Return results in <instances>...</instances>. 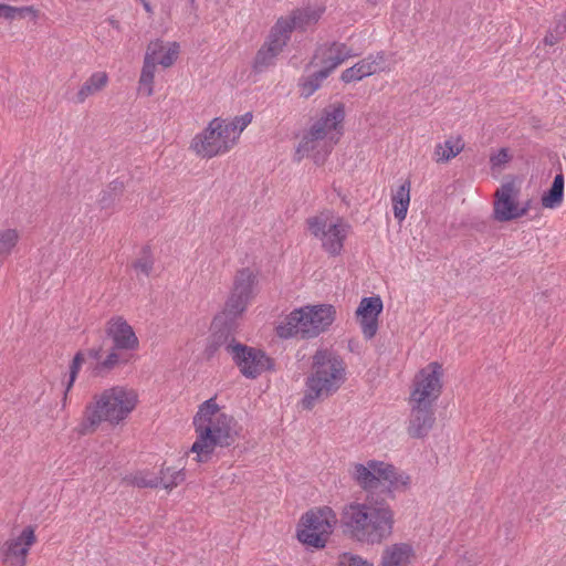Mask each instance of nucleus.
<instances>
[{
  "instance_id": "nucleus-3",
  "label": "nucleus",
  "mask_w": 566,
  "mask_h": 566,
  "mask_svg": "<svg viewBox=\"0 0 566 566\" xmlns=\"http://www.w3.org/2000/svg\"><path fill=\"white\" fill-rule=\"evenodd\" d=\"M138 405V394L127 386H114L93 396L85 407L83 420L77 427L82 436L95 432L101 423L112 426L126 420Z\"/></svg>"
},
{
  "instance_id": "nucleus-9",
  "label": "nucleus",
  "mask_w": 566,
  "mask_h": 566,
  "mask_svg": "<svg viewBox=\"0 0 566 566\" xmlns=\"http://www.w3.org/2000/svg\"><path fill=\"white\" fill-rule=\"evenodd\" d=\"M179 53L180 45L178 42H166L160 39L149 42L138 82V90L142 94L153 95L156 66L160 65L164 69L172 66L178 60Z\"/></svg>"
},
{
  "instance_id": "nucleus-33",
  "label": "nucleus",
  "mask_w": 566,
  "mask_h": 566,
  "mask_svg": "<svg viewBox=\"0 0 566 566\" xmlns=\"http://www.w3.org/2000/svg\"><path fill=\"white\" fill-rule=\"evenodd\" d=\"M280 52L273 50L270 45H268L265 42L261 46V49L258 51L253 67L258 72H262L266 67L273 65L275 63L276 57L279 56Z\"/></svg>"
},
{
  "instance_id": "nucleus-39",
  "label": "nucleus",
  "mask_w": 566,
  "mask_h": 566,
  "mask_svg": "<svg viewBox=\"0 0 566 566\" xmlns=\"http://www.w3.org/2000/svg\"><path fill=\"white\" fill-rule=\"evenodd\" d=\"M118 349L113 348V350L107 355V357L99 361L95 367V373L101 374L104 370H111L115 366H117L120 361V356L117 353Z\"/></svg>"
},
{
  "instance_id": "nucleus-2",
  "label": "nucleus",
  "mask_w": 566,
  "mask_h": 566,
  "mask_svg": "<svg viewBox=\"0 0 566 566\" xmlns=\"http://www.w3.org/2000/svg\"><path fill=\"white\" fill-rule=\"evenodd\" d=\"M340 522L344 532L352 538L376 544L391 534L394 512L385 502H353L344 506Z\"/></svg>"
},
{
  "instance_id": "nucleus-15",
  "label": "nucleus",
  "mask_w": 566,
  "mask_h": 566,
  "mask_svg": "<svg viewBox=\"0 0 566 566\" xmlns=\"http://www.w3.org/2000/svg\"><path fill=\"white\" fill-rule=\"evenodd\" d=\"M35 542L34 528L25 527L20 535L9 538L0 546L1 560L9 566H25L29 551Z\"/></svg>"
},
{
  "instance_id": "nucleus-36",
  "label": "nucleus",
  "mask_w": 566,
  "mask_h": 566,
  "mask_svg": "<svg viewBox=\"0 0 566 566\" xmlns=\"http://www.w3.org/2000/svg\"><path fill=\"white\" fill-rule=\"evenodd\" d=\"M28 13H34V9L32 7H13L3 3L0 11V18L12 21L15 19H22Z\"/></svg>"
},
{
  "instance_id": "nucleus-38",
  "label": "nucleus",
  "mask_w": 566,
  "mask_h": 566,
  "mask_svg": "<svg viewBox=\"0 0 566 566\" xmlns=\"http://www.w3.org/2000/svg\"><path fill=\"white\" fill-rule=\"evenodd\" d=\"M130 482L138 488H157L159 486L158 475L142 471L134 474Z\"/></svg>"
},
{
  "instance_id": "nucleus-4",
  "label": "nucleus",
  "mask_w": 566,
  "mask_h": 566,
  "mask_svg": "<svg viewBox=\"0 0 566 566\" xmlns=\"http://www.w3.org/2000/svg\"><path fill=\"white\" fill-rule=\"evenodd\" d=\"M345 108L342 103L327 106L322 116L305 132L296 148V159L312 158L321 165L343 135Z\"/></svg>"
},
{
  "instance_id": "nucleus-32",
  "label": "nucleus",
  "mask_w": 566,
  "mask_h": 566,
  "mask_svg": "<svg viewBox=\"0 0 566 566\" xmlns=\"http://www.w3.org/2000/svg\"><path fill=\"white\" fill-rule=\"evenodd\" d=\"M327 71L321 69L319 71L313 73L304 77L301 83V95L304 97H310L313 95L322 85L323 81L328 77Z\"/></svg>"
},
{
  "instance_id": "nucleus-43",
  "label": "nucleus",
  "mask_w": 566,
  "mask_h": 566,
  "mask_svg": "<svg viewBox=\"0 0 566 566\" xmlns=\"http://www.w3.org/2000/svg\"><path fill=\"white\" fill-rule=\"evenodd\" d=\"M530 203L531 201H526L525 203L521 205L520 203V209H524L525 210V216L527 214V212L530 211Z\"/></svg>"
},
{
  "instance_id": "nucleus-21",
  "label": "nucleus",
  "mask_w": 566,
  "mask_h": 566,
  "mask_svg": "<svg viewBox=\"0 0 566 566\" xmlns=\"http://www.w3.org/2000/svg\"><path fill=\"white\" fill-rule=\"evenodd\" d=\"M378 461L370 460L365 464L355 463L352 467V478L366 491H374L379 488Z\"/></svg>"
},
{
  "instance_id": "nucleus-7",
  "label": "nucleus",
  "mask_w": 566,
  "mask_h": 566,
  "mask_svg": "<svg viewBox=\"0 0 566 566\" xmlns=\"http://www.w3.org/2000/svg\"><path fill=\"white\" fill-rule=\"evenodd\" d=\"M336 311L332 305H307L292 311L276 327L281 338L308 339L317 337L334 322Z\"/></svg>"
},
{
  "instance_id": "nucleus-26",
  "label": "nucleus",
  "mask_w": 566,
  "mask_h": 566,
  "mask_svg": "<svg viewBox=\"0 0 566 566\" xmlns=\"http://www.w3.org/2000/svg\"><path fill=\"white\" fill-rule=\"evenodd\" d=\"M323 10L319 8H303L293 11L290 15L284 17L292 23L293 30H306L317 23L321 19Z\"/></svg>"
},
{
  "instance_id": "nucleus-25",
  "label": "nucleus",
  "mask_w": 566,
  "mask_h": 566,
  "mask_svg": "<svg viewBox=\"0 0 566 566\" xmlns=\"http://www.w3.org/2000/svg\"><path fill=\"white\" fill-rule=\"evenodd\" d=\"M291 25L292 23L284 17L279 18L275 24L271 28L265 43L273 50L281 53L284 46L287 44L291 33L293 32Z\"/></svg>"
},
{
  "instance_id": "nucleus-28",
  "label": "nucleus",
  "mask_w": 566,
  "mask_h": 566,
  "mask_svg": "<svg viewBox=\"0 0 566 566\" xmlns=\"http://www.w3.org/2000/svg\"><path fill=\"white\" fill-rule=\"evenodd\" d=\"M463 147L464 145L460 138H449L444 143L436 145L433 158L437 163H448L458 156Z\"/></svg>"
},
{
  "instance_id": "nucleus-17",
  "label": "nucleus",
  "mask_w": 566,
  "mask_h": 566,
  "mask_svg": "<svg viewBox=\"0 0 566 566\" xmlns=\"http://www.w3.org/2000/svg\"><path fill=\"white\" fill-rule=\"evenodd\" d=\"M382 301L379 296L364 297L357 310L356 318L365 338L371 339L378 331V316L382 311Z\"/></svg>"
},
{
  "instance_id": "nucleus-10",
  "label": "nucleus",
  "mask_w": 566,
  "mask_h": 566,
  "mask_svg": "<svg viewBox=\"0 0 566 566\" xmlns=\"http://www.w3.org/2000/svg\"><path fill=\"white\" fill-rule=\"evenodd\" d=\"M337 515L329 506L311 510L305 513L297 528L301 543L314 547H325L337 523Z\"/></svg>"
},
{
  "instance_id": "nucleus-18",
  "label": "nucleus",
  "mask_w": 566,
  "mask_h": 566,
  "mask_svg": "<svg viewBox=\"0 0 566 566\" xmlns=\"http://www.w3.org/2000/svg\"><path fill=\"white\" fill-rule=\"evenodd\" d=\"M357 55L358 53L347 44L334 42L319 48L315 59L319 60L322 69L331 74L338 65Z\"/></svg>"
},
{
  "instance_id": "nucleus-20",
  "label": "nucleus",
  "mask_w": 566,
  "mask_h": 566,
  "mask_svg": "<svg viewBox=\"0 0 566 566\" xmlns=\"http://www.w3.org/2000/svg\"><path fill=\"white\" fill-rule=\"evenodd\" d=\"M411 413L407 432L411 438H423L428 434L434 423L433 407L410 405Z\"/></svg>"
},
{
  "instance_id": "nucleus-34",
  "label": "nucleus",
  "mask_w": 566,
  "mask_h": 566,
  "mask_svg": "<svg viewBox=\"0 0 566 566\" xmlns=\"http://www.w3.org/2000/svg\"><path fill=\"white\" fill-rule=\"evenodd\" d=\"M85 361V354L83 352H78L73 360H72V364L70 366V376H69V380H67V384H66V387H65V391H64V395H63V398H62V407L64 408L66 406V402H67V395H69V391L71 390V388L73 387L74 385V381L77 377V374L83 365V363Z\"/></svg>"
},
{
  "instance_id": "nucleus-1",
  "label": "nucleus",
  "mask_w": 566,
  "mask_h": 566,
  "mask_svg": "<svg viewBox=\"0 0 566 566\" xmlns=\"http://www.w3.org/2000/svg\"><path fill=\"white\" fill-rule=\"evenodd\" d=\"M196 441L191 452L196 454L198 463L208 462L217 448H227L233 444L241 427L238 421L227 413L214 398L202 402L193 417Z\"/></svg>"
},
{
  "instance_id": "nucleus-14",
  "label": "nucleus",
  "mask_w": 566,
  "mask_h": 566,
  "mask_svg": "<svg viewBox=\"0 0 566 566\" xmlns=\"http://www.w3.org/2000/svg\"><path fill=\"white\" fill-rule=\"evenodd\" d=\"M226 348L232 355L240 371L248 378H255L271 368V359L262 350L240 344H229Z\"/></svg>"
},
{
  "instance_id": "nucleus-44",
  "label": "nucleus",
  "mask_w": 566,
  "mask_h": 566,
  "mask_svg": "<svg viewBox=\"0 0 566 566\" xmlns=\"http://www.w3.org/2000/svg\"><path fill=\"white\" fill-rule=\"evenodd\" d=\"M365 1H366V3H367V4L375 7V6H377V4H378V2H379L380 0H365Z\"/></svg>"
},
{
  "instance_id": "nucleus-6",
  "label": "nucleus",
  "mask_w": 566,
  "mask_h": 566,
  "mask_svg": "<svg viewBox=\"0 0 566 566\" xmlns=\"http://www.w3.org/2000/svg\"><path fill=\"white\" fill-rule=\"evenodd\" d=\"M252 118V113L235 116L231 120L216 117L192 138L190 149L201 158L223 155L237 145Z\"/></svg>"
},
{
  "instance_id": "nucleus-42",
  "label": "nucleus",
  "mask_w": 566,
  "mask_h": 566,
  "mask_svg": "<svg viewBox=\"0 0 566 566\" xmlns=\"http://www.w3.org/2000/svg\"><path fill=\"white\" fill-rule=\"evenodd\" d=\"M101 352L102 349L101 348H92L90 349L86 355L88 358L91 359H94V360H99L101 359Z\"/></svg>"
},
{
  "instance_id": "nucleus-37",
  "label": "nucleus",
  "mask_w": 566,
  "mask_h": 566,
  "mask_svg": "<svg viewBox=\"0 0 566 566\" xmlns=\"http://www.w3.org/2000/svg\"><path fill=\"white\" fill-rule=\"evenodd\" d=\"M154 266V259L148 248H144L140 252L139 258L134 262V269L138 272L148 276Z\"/></svg>"
},
{
  "instance_id": "nucleus-8",
  "label": "nucleus",
  "mask_w": 566,
  "mask_h": 566,
  "mask_svg": "<svg viewBox=\"0 0 566 566\" xmlns=\"http://www.w3.org/2000/svg\"><path fill=\"white\" fill-rule=\"evenodd\" d=\"M308 232L319 241L321 248L332 256L339 255L352 226L339 214L324 210L306 220Z\"/></svg>"
},
{
  "instance_id": "nucleus-13",
  "label": "nucleus",
  "mask_w": 566,
  "mask_h": 566,
  "mask_svg": "<svg viewBox=\"0 0 566 566\" xmlns=\"http://www.w3.org/2000/svg\"><path fill=\"white\" fill-rule=\"evenodd\" d=\"M256 276L250 269L238 271L231 294L224 306V314L237 317L242 314L254 295Z\"/></svg>"
},
{
  "instance_id": "nucleus-12",
  "label": "nucleus",
  "mask_w": 566,
  "mask_h": 566,
  "mask_svg": "<svg viewBox=\"0 0 566 566\" xmlns=\"http://www.w3.org/2000/svg\"><path fill=\"white\" fill-rule=\"evenodd\" d=\"M520 184L512 179L505 181L494 193L493 218L499 222H507L525 216V210L520 209Z\"/></svg>"
},
{
  "instance_id": "nucleus-16",
  "label": "nucleus",
  "mask_w": 566,
  "mask_h": 566,
  "mask_svg": "<svg viewBox=\"0 0 566 566\" xmlns=\"http://www.w3.org/2000/svg\"><path fill=\"white\" fill-rule=\"evenodd\" d=\"M390 66L387 63V57L384 52H377L375 54H369L366 57L359 60L353 66L344 70L340 75V80L348 84L354 82H359L365 77L371 76L374 74L389 72Z\"/></svg>"
},
{
  "instance_id": "nucleus-11",
  "label": "nucleus",
  "mask_w": 566,
  "mask_h": 566,
  "mask_svg": "<svg viewBox=\"0 0 566 566\" xmlns=\"http://www.w3.org/2000/svg\"><path fill=\"white\" fill-rule=\"evenodd\" d=\"M442 366L437 363H430L420 369L412 384L410 392V405L433 407L442 389Z\"/></svg>"
},
{
  "instance_id": "nucleus-40",
  "label": "nucleus",
  "mask_w": 566,
  "mask_h": 566,
  "mask_svg": "<svg viewBox=\"0 0 566 566\" xmlns=\"http://www.w3.org/2000/svg\"><path fill=\"white\" fill-rule=\"evenodd\" d=\"M512 156L507 148H501L496 154L490 157V163L493 169H501L505 164L511 160Z\"/></svg>"
},
{
  "instance_id": "nucleus-31",
  "label": "nucleus",
  "mask_w": 566,
  "mask_h": 566,
  "mask_svg": "<svg viewBox=\"0 0 566 566\" xmlns=\"http://www.w3.org/2000/svg\"><path fill=\"white\" fill-rule=\"evenodd\" d=\"M186 479L184 469L164 468L158 475L159 485L166 490H171L182 483Z\"/></svg>"
},
{
  "instance_id": "nucleus-24",
  "label": "nucleus",
  "mask_w": 566,
  "mask_h": 566,
  "mask_svg": "<svg viewBox=\"0 0 566 566\" xmlns=\"http://www.w3.org/2000/svg\"><path fill=\"white\" fill-rule=\"evenodd\" d=\"M412 556L413 551L409 544H394L384 551L381 566H407Z\"/></svg>"
},
{
  "instance_id": "nucleus-29",
  "label": "nucleus",
  "mask_w": 566,
  "mask_h": 566,
  "mask_svg": "<svg viewBox=\"0 0 566 566\" xmlns=\"http://www.w3.org/2000/svg\"><path fill=\"white\" fill-rule=\"evenodd\" d=\"M564 199V177L562 174L555 176L551 189L542 196V206L547 209L560 207Z\"/></svg>"
},
{
  "instance_id": "nucleus-35",
  "label": "nucleus",
  "mask_w": 566,
  "mask_h": 566,
  "mask_svg": "<svg viewBox=\"0 0 566 566\" xmlns=\"http://www.w3.org/2000/svg\"><path fill=\"white\" fill-rule=\"evenodd\" d=\"M566 34V17H559L555 21V25L551 29L544 38V43L546 45H554L559 42L563 36Z\"/></svg>"
},
{
  "instance_id": "nucleus-22",
  "label": "nucleus",
  "mask_w": 566,
  "mask_h": 566,
  "mask_svg": "<svg viewBox=\"0 0 566 566\" xmlns=\"http://www.w3.org/2000/svg\"><path fill=\"white\" fill-rule=\"evenodd\" d=\"M379 486L386 485L389 490H403L410 484V476L392 464L378 461Z\"/></svg>"
},
{
  "instance_id": "nucleus-41",
  "label": "nucleus",
  "mask_w": 566,
  "mask_h": 566,
  "mask_svg": "<svg viewBox=\"0 0 566 566\" xmlns=\"http://www.w3.org/2000/svg\"><path fill=\"white\" fill-rule=\"evenodd\" d=\"M338 566H371L367 560H364L357 555L344 553L339 556Z\"/></svg>"
},
{
  "instance_id": "nucleus-5",
  "label": "nucleus",
  "mask_w": 566,
  "mask_h": 566,
  "mask_svg": "<svg viewBox=\"0 0 566 566\" xmlns=\"http://www.w3.org/2000/svg\"><path fill=\"white\" fill-rule=\"evenodd\" d=\"M346 379V365L334 352L321 349L313 356L312 373L306 380V392L302 400L305 409L316 401L336 392Z\"/></svg>"
},
{
  "instance_id": "nucleus-19",
  "label": "nucleus",
  "mask_w": 566,
  "mask_h": 566,
  "mask_svg": "<svg viewBox=\"0 0 566 566\" xmlns=\"http://www.w3.org/2000/svg\"><path fill=\"white\" fill-rule=\"evenodd\" d=\"M106 333L115 349L134 350L138 347V338L133 327L122 317L111 319Z\"/></svg>"
},
{
  "instance_id": "nucleus-30",
  "label": "nucleus",
  "mask_w": 566,
  "mask_h": 566,
  "mask_svg": "<svg viewBox=\"0 0 566 566\" xmlns=\"http://www.w3.org/2000/svg\"><path fill=\"white\" fill-rule=\"evenodd\" d=\"M19 239L20 233L17 229L8 228L0 230V264L11 254Z\"/></svg>"
},
{
  "instance_id": "nucleus-23",
  "label": "nucleus",
  "mask_w": 566,
  "mask_h": 566,
  "mask_svg": "<svg viewBox=\"0 0 566 566\" xmlns=\"http://www.w3.org/2000/svg\"><path fill=\"white\" fill-rule=\"evenodd\" d=\"M108 84V75L106 72L97 71L90 75V77L82 84L75 94L74 101L76 104L84 103L88 97L102 92Z\"/></svg>"
},
{
  "instance_id": "nucleus-27",
  "label": "nucleus",
  "mask_w": 566,
  "mask_h": 566,
  "mask_svg": "<svg viewBox=\"0 0 566 566\" xmlns=\"http://www.w3.org/2000/svg\"><path fill=\"white\" fill-rule=\"evenodd\" d=\"M391 200L395 218L399 222L403 221L410 203V181H403L394 192Z\"/></svg>"
}]
</instances>
